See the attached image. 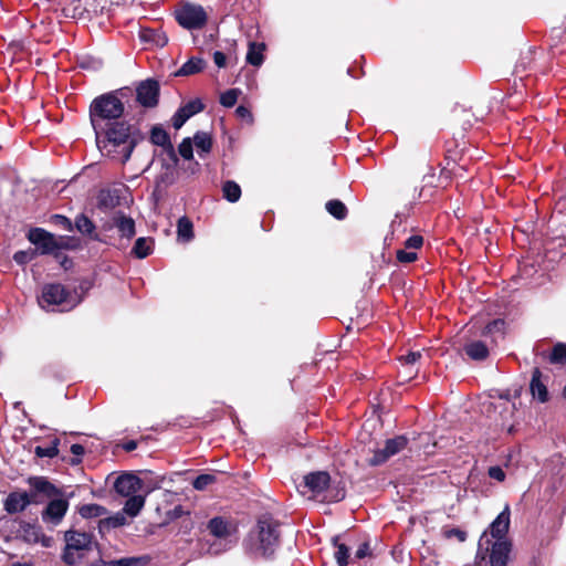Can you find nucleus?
I'll list each match as a JSON object with an SVG mask.
<instances>
[{"label":"nucleus","instance_id":"f257e3e1","mask_svg":"<svg viewBox=\"0 0 566 566\" xmlns=\"http://www.w3.org/2000/svg\"><path fill=\"white\" fill-rule=\"evenodd\" d=\"M96 143L104 156L117 160L120 164L126 163L137 145L138 137L135 128L126 123H114L103 129H94Z\"/></svg>","mask_w":566,"mask_h":566},{"label":"nucleus","instance_id":"f03ea898","mask_svg":"<svg viewBox=\"0 0 566 566\" xmlns=\"http://www.w3.org/2000/svg\"><path fill=\"white\" fill-rule=\"evenodd\" d=\"M280 537V523L271 515H262L244 541L245 549L255 557H270L279 547Z\"/></svg>","mask_w":566,"mask_h":566},{"label":"nucleus","instance_id":"7ed1b4c3","mask_svg":"<svg viewBox=\"0 0 566 566\" xmlns=\"http://www.w3.org/2000/svg\"><path fill=\"white\" fill-rule=\"evenodd\" d=\"M124 114V104L117 93H107L96 97L90 107L91 123L94 129H103L118 120Z\"/></svg>","mask_w":566,"mask_h":566},{"label":"nucleus","instance_id":"20e7f679","mask_svg":"<svg viewBox=\"0 0 566 566\" xmlns=\"http://www.w3.org/2000/svg\"><path fill=\"white\" fill-rule=\"evenodd\" d=\"M64 539L63 560L69 565L76 564L96 545L92 535L85 532L67 531L64 534Z\"/></svg>","mask_w":566,"mask_h":566},{"label":"nucleus","instance_id":"39448f33","mask_svg":"<svg viewBox=\"0 0 566 566\" xmlns=\"http://www.w3.org/2000/svg\"><path fill=\"white\" fill-rule=\"evenodd\" d=\"M207 528L209 533L214 536L217 539L223 543H213L209 547V552L213 555H218L227 549H229L235 541L232 539L237 533V525L221 516H217L211 518Z\"/></svg>","mask_w":566,"mask_h":566},{"label":"nucleus","instance_id":"423d86ee","mask_svg":"<svg viewBox=\"0 0 566 566\" xmlns=\"http://www.w3.org/2000/svg\"><path fill=\"white\" fill-rule=\"evenodd\" d=\"M510 553V543L506 539L492 541L485 532L480 537L476 558H489L491 566H506Z\"/></svg>","mask_w":566,"mask_h":566},{"label":"nucleus","instance_id":"0eeeda50","mask_svg":"<svg viewBox=\"0 0 566 566\" xmlns=\"http://www.w3.org/2000/svg\"><path fill=\"white\" fill-rule=\"evenodd\" d=\"M29 241L36 245L41 254H49L56 250L69 249L67 239L60 237L55 238L54 234L41 229H31L28 233Z\"/></svg>","mask_w":566,"mask_h":566},{"label":"nucleus","instance_id":"6e6552de","mask_svg":"<svg viewBox=\"0 0 566 566\" xmlns=\"http://www.w3.org/2000/svg\"><path fill=\"white\" fill-rule=\"evenodd\" d=\"M176 19L182 28L195 30L207 23L208 15L201 6L185 3L176 10Z\"/></svg>","mask_w":566,"mask_h":566},{"label":"nucleus","instance_id":"1a4fd4ad","mask_svg":"<svg viewBox=\"0 0 566 566\" xmlns=\"http://www.w3.org/2000/svg\"><path fill=\"white\" fill-rule=\"evenodd\" d=\"M407 438L398 436L392 439H388L382 449L375 451L373 458L369 459L370 465H379L386 462L389 458L394 457L398 452L402 451L407 447Z\"/></svg>","mask_w":566,"mask_h":566},{"label":"nucleus","instance_id":"9d476101","mask_svg":"<svg viewBox=\"0 0 566 566\" xmlns=\"http://www.w3.org/2000/svg\"><path fill=\"white\" fill-rule=\"evenodd\" d=\"M69 303L67 293L61 284H48L43 286L39 304L43 310H49L50 306L61 305Z\"/></svg>","mask_w":566,"mask_h":566},{"label":"nucleus","instance_id":"9b49d317","mask_svg":"<svg viewBox=\"0 0 566 566\" xmlns=\"http://www.w3.org/2000/svg\"><path fill=\"white\" fill-rule=\"evenodd\" d=\"M69 509V502L66 499L57 496L52 499L45 510L42 513V520L46 523L54 525L59 524L64 517Z\"/></svg>","mask_w":566,"mask_h":566},{"label":"nucleus","instance_id":"f8f14e48","mask_svg":"<svg viewBox=\"0 0 566 566\" xmlns=\"http://www.w3.org/2000/svg\"><path fill=\"white\" fill-rule=\"evenodd\" d=\"M159 85L156 81L147 80L137 87V101L145 107H153L158 102Z\"/></svg>","mask_w":566,"mask_h":566},{"label":"nucleus","instance_id":"ddd939ff","mask_svg":"<svg viewBox=\"0 0 566 566\" xmlns=\"http://www.w3.org/2000/svg\"><path fill=\"white\" fill-rule=\"evenodd\" d=\"M142 485V480L134 474H123L118 476L114 483L115 491L125 497L137 494Z\"/></svg>","mask_w":566,"mask_h":566},{"label":"nucleus","instance_id":"4468645a","mask_svg":"<svg viewBox=\"0 0 566 566\" xmlns=\"http://www.w3.org/2000/svg\"><path fill=\"white\" fill-rule=\"evenodd\" d=\"M510 527V509L506 505L505 509L497 515V517L493 521L490 528L491 532L489 534L490 538L493 541L505 539V535Z\"/></svg>","mask_w":566,"mask_h":566},{"label":"nucleus","instance_id":"2eb2a0df","mask_svg":"<svg viewBox=\"0 0 566 566\" xmlns=\"http://www.w3.org/2000/svg\"><path fill=\"white\" fill-rule=\"evenodd\" d=\"M31 503L27 492H12L4 500V510L9 514L22 512Z\"/></svg>","mask_w":566,"mask_h":566},{"label":"nucleus","instance_id":"dca6fc26","mask_svg":"<svg viewBox=\"0 0 566 566\" xmlns=\"http://www.w3.org/2000/svg\"><path fill=\"white\" fill-rule=\"evenodd\" d=\"M329 483V474L325 471L313 472L304 476V486L313 493L323 492Z\"/></svg>","mask_w":566,"mask_h":566},{"label":"nucleus","instance_id":"f3484780","mask_svg":"<svg viewBox=\"0 0 566 566\" xmlns=\"http://www.w3.org/2000/svg\"><path fill=\"white\" fill-rule=\"evenodd\" d=\"M530 388L532 396L539 402H546L548 400L547 387L542 380V373L538 368L533 370Z\"/></svg>","mask_w":566,"mask_h":566},{"label":"nucleus","instance_id":"a211bd4d","mask_svg":"<svg viewBox=\"0 0 566 566\" xmlns=\"http://www.w3.org/2000/svg\"><path fill=\"white\" fill-rule=\"evenodd\" d=\"M29 483L36 492L48 497L55 499L62 495L61 491L43 476L31 478Z\"/></svg>","mask_w":566,"mask_h":566},{"label":"nucleus","instance_id":"6ab92c4d","mask_svg":"<svg viewBox=\"0 0 566 566\" xmlns=\"http://www.w3.org/2000/svg\"><path fill=\"white\" fill-rule=\"evenodd\" d=\"M114 226L123 238L130 239L135 234V222L132 218L124 214H116L113 218Z\"/></svg>","mask_w":566,"mask_h":566},{"label":"nucleus","instance_id":"aec40b11","mask_svg":"<svg viewBox=\"0 0 566 566\" xmlns=\"http://www.w3.org/2000/svg\"><path fill=\"white\" fill-rule=\"evenodd\" d=\"M465 354L473 360H484L489 356L488 346L481 340H472L464 346Z\"/></svg>","mask_w":566,"mask_h":566},{"label":"nucleus","instance_id":"412c9836","mask_svg":"<svg viewBox=\"0 0 566 566\" xmlns=\"http://www.w3.org/2000/svg\"><path fill=\"white\" fill-rule=\"evenodd\" d=\"M119 205V196L113 190H101L97 196V207L105 211L112 210Z\"/></svg>","mask_w":566,"mask_h":566},{"label":"nucleus","instance_id":"4be33fe9","mask_svg":"<svg viewBox=\"0 0 566 566\" xmlns=\"http://www.w3.org/2000/svg\"><path fill=\"white\" fill-rule=\"evenodd\" d=\"M150 140L153 144L161 147H166L169 149V151L172 154L174 157H176L174 147L170 143V138L165 129L161 127L155 126L151 129Z\"/></svg>","mask_w":566,"mask_h":566},{"label":"nucleus","instance_id":"5701e85b","mask_svg":"<svg viewBox=\"0 0 566 566\" xmlns=\"http://www.w3.org/2000/svg\"><path fill=\"white\" fill-rule=\"evenodd\" d=\"M206 66L205 60L191 57L176 73L179 76H188L201 72Z\"/></svg>","mask_w":566,"mask_h":566},{"label":"nucleus","instance_id":"b1692460","mask_svg":"<svg viewBox=\"0 0 566 566\" xmlns=\"http://www.w3.org/2000/svg\"><path fill=\"white\" fill-rule=\"evenodd\" d=\"M127 523L126 516L124 512H118L113 516H108L99 520L98 528L101 532L109 531L111 528H116L123 526Z\"/></svg>","mask_w":566,"mask_h":566},{"label":"nucleus","instance_id":"393cba45","mask_svg":"<svg viewBox=\"0 0 566 566\" xmlns=\"http://www.w3.org/2000/svg\"><path fill=\"white\" fill-rule=\"evenodd\" d=\"M144 505H145V497L143 495L135 494V495L128 496V500L126 501L123 511L125 514H127L132 517H135L139 514L142 509L144 507Z\"/></svg>","mask_w":566,"mask_h":566},{"label":"nucleus","instance_id":"a878e982","mask_svg":"<svg viewBox=\"0 0 566 566\" xmlns=\"http://www.w3.org/2000/svg\"><path fill=\"white\" fill-rule=\"evenodd\" d=\"M265 46L263 43H250L247 54V62L254 66H260L263 63V51Z\"/></svg>","mask_w":566,"mask_h":566},{"label":"nucleus","instance_id":"bb28decb","mask_svg":"<svg viewBox=\"0 0 566 566\" xmlns=\"http://www.w3.org/2000/svg\"><path fill=\"white\" fill-rule=\"evenodd\" d=\"M223 197L230 202H237L241 197L240 186L232 180H228L222 185Z\"/></svg>","mask_w":566,"mask_h":566},{"label":"nucleus","instance_id":"cd10ccee","mask_svg":"<svg viewBox=\"0 0 566 566\" xmlns=\"http://www.w3.org/2000/svg\"><path fill=\"white\" fill-rule=\"evenodd\" d=\"M153 250V241L147 238H138L133 248V253L138 259H144L151 253Z\"/></svg>","mask_w":566,"mask_h":566},{"label":"nucleus","instance_id":"c85d7f7f","mask_svg":"<svg viewBox=\"0 0 566 566\" xmlns=\"http://www.w3.org/2000/svg\"><path fill=\"white\" fill-rule=\"evenodd\" d=\"M78 513L84 518H91L105 515L107 510L98 504H85L80 507Z\"/></svg>","mask_w":566,"mask_h":566},{"label":"nucleus","instance_id":"c756f323","mask_svg":"<svg viewBox=\"0 0 566 566\" xmlns=\"http://www.w3.org/2000/svg\"><path fill=\"white\" fill-rule=\"evenodd\" d=\"M149 563L148 556L124 557L111 560V566H145Z\"/></svg>","mask_w":566,"mask_h":566},{"label":"nucleus","instance_id":"7c9ffc66","mask_svg":"<svg viewBox=\"0 0 566 566\" xmlns=\"http://www.w3.org/2000/svg\"><path fill=\"white\" fill-rule=\"evenodd\" d=\"M75 228L78 232L86 235H93L95 231V224L84 214L76 217Z\"/></svg>","mask_w":566,"mask_h":566},{"label":"nucleus","instance_id":"2f4dec72","mask_svg":"<svg viewBox=\"0 0 566 566\" xmlns=\"http://www.w3.org/2000/svg\"><path fill=\"white\" fill-rule=\"evenodd\" d=\"M326 210L338 220H343L347 214L346 206L339 200H329Z\"/></svg>","mask_w":566,"mask_h":566},{"label":"nucleus","instance_id":"473e14b6","mask_svg":"<svg viewBox=\"0 0 566 566\" xmlns=\"http://www.w3.org/2000/svg\"><path fill=\"white\" fill-rule=\"evenodd\" d=\"M193 144L198 149L202 150L203 153H209L212 146V139L208 133L198 132L193 136Z\"/></svg>","mask_w":566,"mask_h":566},{"label":"nucleus","instance_id":"72a5a7b5","mask_svg":"<svg viewBox=\"0 0 566 566\" xmlns=\"http://www.w3.org/2000/svg\"><path fill=\"white\" fill-rule=\"evenodd\" d=\"M178 237L185 241H189L192 238V223L186 217L178 220L177 224Z\"/></svg>","mask_w":566,"mask_h":566},{"label":"nucleus","instance_id":"f704fd0d","mask_svg":"<svg viewBox=\"0 0 566 566\" xmlns=\"http://www.w3.org/2000/svg\"><path fill=\"white\" fill-rule=\"evenodd\" d=\"M549 361L552 364L566 363V344L558 343L554 346V348L549 355Z\"/></svg>","mask_w":566,"mask_h":566},{"label":"nucleus","instance_id":"c9c22d12","mask_svg":"<svg viewBox=\"0 0 566 566\" xmlns=\"http://www.w3.org/2000/svg\"><path fill=\"white\" fill-rule=\"evenodd\" d=\"M57 443L59 441L54 440L49 447L38 446L35 448V454L40 458H54L59 453Z\"/></svg>","mask_w":566,"mask_h":566},{"label":"nucleus","instance_id":"e433bc0d","mask_svg":"<svg viewBox=\"0 0 566 566\" xmlns=\"http://www.w3.org/2000/svg\"><path fill=\"white\" fill-rule=\"evenodd\" d=\"M335 559L338 566H346L348 564L349 551L345 544H337L335 551Z\"/></svg>","mask_w":566,"mask_h":566},{"label":"nucleus","instance_id":"4c0bfd02","mask_svg":"<svg viewBox=\"0 0 566 566\" xmlns=\"http://www.w3.org/2000/svg\"><path fill=\"white\" fill-rule=\"evenodd\" d=\"M239 96V91L235 88L228 90L227 92L222 93L220 96V103L226 107H232Z\"/></svg>","mask_w":566,"mask_h":566},{"label":"nucleus","instance_id":"58836bf2","mask_svg":"<svg viewBox=\"0 0 566 566\" xmlns=\"http://www.w3.org/2000/svg\"><path fill=\"white\" fill-rule=\"evenodd\" d=\"M216 481V476L213 474H201L195 479L192 485L196 490H205L208 485L212 484Z\"/></svg>","mask_w":566,"mask_h":566},{"label":"nucleus","instance_id":"ea45409f","mask_svg":"<svg viewBox=\"0 0 566 566\" xmlns=\"http://www.w3.org/2000/svg\"><path fill=\"white\" fill-rule=\"evenodd\" d=\"M40 531L35 526L28 525L23 528V538L28 543H39Z\"/></svg>","mask_w":566,"mask_h":566},{"label":"nucleus","instance_id":"a19ab883","mask_svg":"<svg viewBox=\"0 0 566 566\" xmlns=\"http://www.w3.org/2000/svg\"><path fill=\"white\" fill-rule=\"evenodd\" d=\"M233 56L232 52L224 53L222 51H216L213 53V62L218 67H226L229 60Z\"/></svg>","mask_w":566,"mask_h":566},{"label":"nucleus","instance_id":"79ce46f5","mask_svg":"<svg viewBox=\"0 0 566 566\" xmlns=\"http://www.w3.org/2000/svg\"><path fill=\"white\" fill-rule=\"evenodd\" d=\"M184 112L187 113L189 117L193 116L195 114L201 112L203 109V104L200 99H193L188 102L185 106L181 107Z\"/></svg>","mask_w":566,"mask_h":566},{"label":"nucleus","instance_id":"37998d69","mask_svg":"<svg viewBox=\"0 0 566 566\" xmlns=\"http://www.w3.org/2000/svg\"><path fill=\"white\" fill-rule=\"evenodd\" d=\"M179 154L181 155V157H184L185 159L189 160L192 158L193 154H192V143L190 140V138H185L181 144L179 145Z\"/></svg>","mask_w":566,"mask_h":566},{"label":"nucleus","instance_id":"c03bdc74","mask_svg":"<svg viewBox=\"0 0 566 566\" xmlns=\"http://www.w3.org/2000/svg\"><path fill=\"white\" fill-rule=\"evenodd\" d=\"M397 260L401 263H411L417 260V253L412 250H398L397 251Z\"/></svg>","mask_w":566,"mask_h":566},{"label":"nucleus","instance_id":"a18cd8bd","mask_svg":"<svg viewBox=\"0 0 566 566\" xmlns=\"http://www.w3.org/2000/svg\"><path fill=\"white\" fill-rule=\"evenodd\" d=\"M189 118L190 117L187 115V113L184 112L182 108H179L178 112L172 117V126L176 129H179Z\"/></svg>","mask_w":566,"mask_h":566},{"label":"nucleus","instance_id":"49530a36","mask_svg":"<svg viewBox=\"0 0 566 566\" xmlns=\"http://www.w3.org/2000/svg\"><path fill=\"white\" fill-rule=\"evenodd\" d=\"M423 244V238L421 235H412L408 238L405 242V248L408 250H418Z\"/></svg>","mask_w":566,"mask_h":566},{"label":"nucleus","instance_id":"de8ad7c7","mask_svg":"<svg viewBox=\"0 0 566 566\" xmlns=\"http://www.w3.org/2000/svg\"><path fill=\"white\" fill-rule=\"evenodd\" d=\"M503 327L504 322L502 319H495L485 327L483 334L489 335L493 333H502Z\"/></svg>","mask_w":566,"mask_h":566},{"label":"nucleus","instance_id":"09e8293b","mask_svg":"<svg viewBox=\"0 0 566 566\" xmlns=\"http://www.w3.org/2000/svg\"><path fill=\"white\" fill-rule=\"evenodd\" d=\"M34 252L18 251L13 255V260L19 264H24L33 258Z\"/></svg>","mask_w":566,"mask_h":566},{"label":"nucleus","instance_id":"8fccbe9b","mask_svg":"<svg viewBox=\"0 0 566 566\" xmlns=\"http://www.w3.org/2000/svg\"><path fill=\"white\" fill-rule=\"evenodd\" d=\"M421 358V353L420 352H410L408 353L406 356H402L400 358V360L402 361V364L405 365H413L415 363H417L419 359Z\"/></svg>","mask_w":566,"mask_h":566},{"label":"nucleus","instance_id":"3c124183","mask_svg":"<svg viewBox=\"0 0 566 566\" xmlns=\"http://www.w3.org/2000/svg\"><path fill=\"white\" fill-rule=\"evenodd\" d=\"M53 219L56 224L63 227L65 230H67V231L73 230L72 222L69 218L61 216V214H55V216H53Z\"/></svg>","mask_w":566,"mask_h":566},{"label":"nucleus","instance_id":"603ef678","mask_svg":"<svg viewBox=\"0 0 566 566\" xmlns=\"http://www.w3.org/2000/svg\"><path fill=\"white\" fill-rule=\"evenodd\" d=\"M489 475H490V478H492L496 481H500V482L504 481V479H505V473L502 470V468H500V467H491L489 469Z\"/></svg>","mask_w":566,"mask_h":566},{"label":"nucleus","instance_id":"864d4df0","mask_svg":"<svg viewBox=\"0 0 566 566\" xmlns=\"http://www.w3.org/2000/svg\"><path fill=\"white\" fill-rule=\"evenodd\" d=\"M71 452H72L74 455H76V457H82V455L84 454V447H83V446H81V444H77V443L72 444V446H71ZM80 462H81V459H80V458H77V459H75V460H72V463H73V464H78Z\"/></svg>","mask_w":566,"mask_h":566},{"label":"nucleus","instance_id":"5fc2aeb1","mask_svg":"<svg viewBox=\"0 0 566 566\" xmlns=\"http://www.w3.org/2000/svg\"><path fill=\"white\" fill-rule=\"evenodd\" d=\"M370 554L369 544L363 543L355 553V557L361 559Z\"/></svg>","mask_w":566,"mask_h":566},{"label":"nucleus","instance_id":"6e6d98bb","mask_svg":"<svg viewBox=\"0 0 566 566\" xmlns=\"http://www.w3.org/2000/svg\"><path fill=\"white\" fill-rule=\"evenodd\" d=\"M156 33L154 30L146 29L140 32V38L145 42H153L155 41Z\"/></svg>","mask_w":566,"mask_h":566},{"label":"nucleus","instance_id":"4d7b16f0","mask_svg":"<svg viewBox=\"0 0 566 566\" xmlns=\"http://www.w3.org/2000/svg\"><path fill=\"white\" fill-rule=\"evenodd\" d=\"M446 534H447L448 537H451V536L458 537V539L460 542L465 541V537H467L465 533L463 531H461V530H458V528H452V530L448 531Z\"/></svg>","mask_w":566,"mask_h":566},{"label":"nucleus","instance_id":"13d9d810","mask_svg":"<svg viewBox=\"0 0 566 566\" xmlns=\"http://www.w3.org/2000/svg\"><path fill=\"white\" fill-rule=\"evenodd\" d=\"M168 42V39L165 34H161V33H156V36H155V41H153V43H155L156 45H159V46H164L166 43Z\"/></svg>","mask_w":566,"mask_h":566},{"label":"nucleus","instance_id":"bf43d9fd","mask_svg":"<svg viewBox=\"0 0 566 566\" xmlns=\"http://www.w3.org/2000/svg\"><path fill=\"white\" fill-rule=\"evenodd\" d=\"M235 112L240 117H251L250 111L244 106H239Z\"/></svg>","mask_w":566,"mask_h":566},{"label":"nucleus","instance_id":"052dcab7","mask_svg":"<svg viewBox=\"0 0 566 566\" xmlns=\"http://www.w3.org/2000/svg\"><path fill=\"white\" fill-rule=\"evenodd\" d=\"M39 542L44 547H50L52 545V538L51 537H46L43 534L40 535V541Z\"/></svg>","mask_w":566,"mask_h":566},{"label":"nucleus","instance_id":"680f3d73","mask_svg":"<svg viewBox=\"0 0 566 566\" xmlns=\"http://www.w3.org/2000/svg\"><path fill=\"white\" fill-rule=\"evenodd\" d=\"M137 447V443L135 441H128L126 444H125V450L127 451H133L135 450Z\"/></svg>","mask_w":566,"mask_h":566},{"label":"nucleus","instance_id":"e2e57ef3","mask_svg":"<svg viewBox=\"0 0 566 566\" xmlns=\"http://www.w3.org/2000/svg\"><path fill=\"white\" fill-rule=\"evenodd\" d=\"M92 566H111V562H105L103 559H98L92 564Z\"/></svg>","mask_w":566,"mask_h":566},{"label":"nucleus","instance_id":"0e129e2a","mask_svg":"<svg viewBox=\"0 0 566 566\" xmlns=\"http://www.w3.org/2000/svg\"><path fill=\"white\" fill-rule=\"evenodd\" d=\"M11 566H33L32 563H21V562H17V563H13Z\"/></svg>","mask_w":566,"mask_h":566}]
</instances>
